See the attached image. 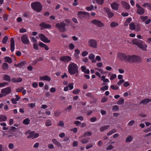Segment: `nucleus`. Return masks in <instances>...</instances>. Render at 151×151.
Returning a JSON list of instances; mask_svg holds the SVG:
<instances>
[{
    "label": "nucleus",
    "mask_w": 151,
    "mask_h": 151,
    "mask_svg": "<svg viewBox=\"0 0 151 151\" xmlns=\"http://www.w3.org/2000/svg\"><path fill=\"white\" fill-rule=\"evenodd\" d=\"M5 62H7L9 63H11L12 62V58L9 57H5L4 58Z\"/></svg>",
    "instance_id": "cd10ccee"
},
{
    "label": "nucleus",
    "mask_w": 151,
    "mask_h": 151,
    "mask_svg": "<svg viewBox=\"0 0 151 151\" xmlns=\"http://www.w3.org/2000/svg\"><path fill=\"white\" fill-rule=\"evenodd\" d=\"M133 138L132 135H129L126 138L125 142H130L133 140Z\"/></svg>",
    "instance_id": "bb28decb"
},
{
    "label": "nucleus",
    "mask_w": 151,
    "mask_h": 151,
    "mask_svg": "<svg viewBox=\"0 0 151 151\" xmlns=\"http://www.w3.org/2000/svg\"><path fill=\"white\" fill-rule=\"evenodd\" d=\"M80 92V90L79 89H76L74 90L73 91V93L75 94H78Z\"/></svg>",
    "instance_id": "09e8293b"
},
{
    "label": "nucleus",
    "mask_w": 151,
    "mask_h": 151,
    "mask_svg": "<svg viewBox=\"0 0 151 151\" xmlns=\"http://www.w3.org/2000/svg\"><path fill=\"white\" fill-rule=\"evenodd\" d=\"M88 45L89 46L94 48H97L98 47L97 42L96 40L94 39H89Z\"/></svg>",
    "instance_id": "20e7f679"
},
{
    "label": "nucleus",
    "mask_w": 151,
    "mask_h": 151,
    "mask_svg": "<svg viewBox=\"0 0 151 151\" xmlns=\"http://www.w3.org/2000/svg\"><path fill=\"white\" fill-rule=\"evenodd\" d=\"M96 2L100 5H102L104 2V0H96Z\"/></svg>",
    "instance_id": "603ef678"
},
{
    "label": "nucleus",
    "mask_w": 151,
    "mask_h": 151,
    "mask_svg": "<svg viewBox=\"0 0 151 151\" xmlns=\"http://www.w3.org/2000/svg\"><path fill=\"white\" fill-rule=\"evenodd\" d=\"M117 132L116 129H114L110 131L107 134V136H110L112 134L116 132Z\"/></svg>",
    "instance_id": "f704fd0d"
},
{
    "label": "nucleus",
    "mask_w": 151,
    "mask_h": 151,
    "mask_svg": "<svg viewBox=\"0 0 151 151\" xmlns=\"http://www.w3.org/2000/svg\"><path fill=\"white\" fill-rule=\"evenodd\" d=\"M39 45L41 47L44 48L46 50H49V48L47 46L42 42H40L39 43Z\"/></svg>",
    "instance_id": "5701e85b"
},
{
    "label": "nucleus",
    "mask_w": 151,
    "mask_h": 151,
    "mask_svg": "<svg viewBox=\"0 0 151 151\" xmlns=\"http://www.w3.org/2000/svg\"><path fill=\"white\" fill-rule=\"evenodd\" d=\"M11 81L14 83H19L22 81V79L21 78H13L11 79Z\"/></svg>",
    "instance_id": "412c9836"
},
{
    "label": "nucleus",
    "mask_w": 151,
    "mask_h": 151,
    "mask_svg": "<svg viewBox=\"0 0 151 151\" xmlns=\"http://www.w3.org/2000/svg\"><path fill=\"white\" fill-rule=\"evenodd\" d=\"M116 74H113L111 76L110 79L111 80H112L116 78Z\"/></svg>",
    "instance_id": "4d7b16f0"
},
{
    "label": "nucleus",
    "mask_w": 151,
    "mask_h": 151,
    "mask_svg": "<svg viewBox=\"0 0 151 151\" xmlns=\"http://www.w3.org/2000/svg\"><path fill=\"white\" fill-rule=\"evenodd\" d=\"M124 82V79H122L120 80L117 83V84L119 86L121 85L122 84H123Z\"/></svg>",
    "instance_id": "5fc2aeb1"
},
{
    "label": "nucleus",
    "mask_w": 151,
    "mask_h": 151,
    "mask_svg": "<svg viewBox=\"0 0 151 151\" xmlns=\"http://www.w3.org/2000/svg\"><path fill=\"white\" fill-rule=\"evenodd\" d=\"M9 66L8 64L6 63H4L3 64L2 68L3 70H6L8 68Z\"/></svg>",
    "instance_id": "72a5a7b5"
},
{
    "label": "nucleus",
    "mask_w": 151,
    "mask_h": 151,
    "mask_svg": "<svg viewBox=\"0 0 151 151\" xmlns=\"http://www.w3.org/2000/svg\"><path fill=\"white\" fill-rule=\"evenodd\" d=\"M111 88L114 90H117L119 88V87L116 86L112 85L110 86Z\"/></svg>",
    "instance_id": "bf43d9fd"
},
{
    "label": "nucleus",
    "mask_w": 151,
    "mask_h": 151,
    "mask_svg": "<svg viewBox=\"0 0 151 151\" xmlns=\"http://www.w3.org/2000/svg\"><path fill=\"white\" fill-rule=\"evenodd\" d=\"M107 13L109 18H111L113 17L114 15V13L111 11L109 9L107 10Z\"/></svg>",
    "instance_id": "c756f323"
},
{
    "label": "nucleus",
    "mask_w": 151,
    "mask_h": 151,
    "mask_svg": "<svg viewBox=\"0 0 151 151\" xmlns=\"http://www.w3.org/2000/svg\"><path fill=\"white\" fill-rule=\"evenodd\" d=\"M92 133L90 132H85L83 134V137L89 136L91 135Z\"/></svg>",
    "instance_id": "864d4df0"
},
{
    "label": "nucleus",
    "mask_w": 151,
    "mask_h": 151,
    "mask_svg": "<svg viewBox=\"0 0 151 151\" xmlns=\"http://www.w3.org/2000/svg\"><path fill=\"white\" fill-rule=\"evenodd\" d=\"M132 20L131 18H129L127 19L124 23V26H127L129 22L131 21Z\"/></svg>",
    "instance_id": "4c0bfd02"
},
{
    "label": "nucleus",
    "mask_w": 151,
    "mask_h": 151,
    "mask_svg": "<svg viewBox=\"0 0 151 151\" xmlns=\"http://www.w3.org/2000/svg\"><path fill=\"white\" fill-rule=\"evenodd\" d=\"M108 89V86H105L100 88L101 90L103 91H105Z\"/></svg>",
    "instance_id": "6e6d98bb"
},
{
    "label": "nucleus",
    "mask_w": 151,
    "mask_h": 151,
    "mask_svg": "<svg viewBox=\"0 0 151 151\" xmlns=\"http://www.w3.org/2000/svg\"><path fill=\"white\" fill-rule=\"evenodd\" d=\"M75 45L72 43L70 44L69 45V47L70 50H73L75 48Z\"/></svg>",
    "instance_id": "8fccbe9b"
},
{
    "label": "nucleus",
    "mask_w": 151,
    "mask_h": 151,
    "mask_svg": "<svg viewBox=\"0 0 151 151\" xmlns=\"http://www.w3.org/2000/svg\"><path fill=\"white\" fill-rule=\"evenodd\" d=\"M68 72L71 75H73L78 72V67L74 63L71 62L68 67Z\"/></svg>",
    "instance_id": "f257e3e1"
},
{
    "label": "nucleus",
    "mask_w": 151,
    "mask_h": 151,
    "mask_svg": "<svg viewBox=\"0 0 151 151\" xmlns=\"http://www.w3.org/2000/svg\"><path fill=\"white\" fill-rule=\"evenodd\" d=\"M138 46L140 49L142 50H145L146 48L147 47V45L143 41L141 40V42L138 44Z\"/></svg>",
    "instance_id": "ddd939ff"
},
{
    "label": "nucleus",
    "mask_w": 151,
    "mask_h": 151,
    "mask_svg": "<svg viewBox=\"0 0 151 151\" xmlns=\"http://www.w3.org/2000/svg\"><path fill=\"white\" fill-rule=\"evenodd\" d=\"M137 7L136 13L137 14L141 15L145 13V9L141 7L139 4H136Z\"/></svg>",
    "instance_id": "423d86ee"
},
{
    "label": "nucleus",
    "mask_w": 151,
    "mask_h": 151,
    "mask_svg": "<svg viewBox=\"0 0 151 151\" xmlns=\"http://www.w3.org/2000/svg\"><path fill=\"white\" fill-rule=\"evenodd\" d=\"M40 79L41 81H50L51 79L50 77L47 76H45L40 77Z\"/></svg>",
    "instance_id": "a211bd4d"
},
{
    "label": "nucleus",
    "mask_w": 151,
    "mask_h": 151,
    "mask_svg": "<svg viewBox=\"0 0 151 151\" xmlns=\"http://www.w3.org/2000/svg\"><path fill=\"white\" fill-rule=\"evenodd\" d=\"M132 42L133 44L137 45L138 46L140 42H141V40L138 39H135L133 40Z\"/></svg>",
    "instance_id": "2f4dec72"
},
{
    "label": "nucleus",
    "mask_w": 151,
    "mask_h": 151,
    "mask_svg": "<svg viewBox=\"0 0 151 151\" xmlns=\"http://www.w3.org/2000/svg\"><path fill=\"white\" fill-rule=\"evenodd\" d=\"M134 55H127L126 61L129 62H134Z\"/></svg>",
    "instance_id": "6ab92c4d"
},
{
    "label": "nucleus",
    "mask_w": 151,
    "mask_h": 151,
    "mask_svg": "<svg viewBox=\"0 0 151 151\" xmlns=\"http://www.w3.org/2000/svg\"><path fill=\"white\" fill-rule=\"evenodd\" d=\"M7 119V118L6 116L4 115H0V122L5 121Z\"/></svg>",
    "instance_id": "7c9ffc66"
},
{
    "label": "nucleus",
    "mask_w": 151,
    "mask_h": 151,
    "mask_svg": "<svg viewBox=\"0 0 151 151\" xmlns=\"http://www.w3.org/2000/svg\"><path fill=\"white\" fill-rule=\"evenodd\" d=\"M140 18L141 20H142V21L144 22L148 19V17L147 16H141L140 17Z\"/></svg>",
    "instance_id": "49530a36"
},
{
    "label": "nucleus",
    "mask_w": 151,
    "mask_h": 151,
    "mask_svg": "<svg viewBox=\"0 0 151 151\" xmlns=\"http://www.w3.org/2000/svg\"><path fill=\"white\" fill-rule=\"evenodd\" d=\"M95 58L94 55L92 54H91L89 55V56H88L89 59L90 60H93Z\"/></svg>",
    "instance_id": "052dcab7"
},
{
    "label": "nucleus",
    "mask_w": 151,
    "mask_h": 151,
    "mask_svg": "<svg viewBox=\"0 0 151 151\" xmlns=\"http://www.w3.org/2000/svg\"><path fill=\"white\" fill-rule=\"evenodd\" d=\"M151 101V99H146L141 101L140 104H146Z\"/></svg>",
    "instance_id": "4be33fe9"
},
{
    "label": "nucleus",
    "mask_w": 151,
    "mask_h": 151,
    "mask_svg": "<svg viewBox=\"0 0 151 151\" xmlns=\"http://www.w3.org/2000/svg\"><path fill=\"white\" fill-rule=\"evenodd\" d=\"M61 114V112L60 111L57 110L55 111L54 114L56 116L58 117Z\"/></svg>",
    "instance_id": "c03bdc74"
},
{
    "label": "nucleus",
    "mask_w": 151,
    "mask_h": 151,
    "mask_svg": "<svg viewBox=\"0 0 151 151\" xmlns=\"http://www.w3.org/2000/svg\"><path fill=\"white\" fill-rule=\"evenodd\" d=\"M88 54V52L86 51H84L82 53V55L83 57L86 56Z\"/></svg>",
    "instance_id": "e2e57ef3"
},
{
    "label": "nucleus",
    "mask_w": 151,
    "mask_h": 151,
    "mask_svg": "<svg viewBox=\"0 0 151 151\" xmlns=\"http://www.w3.org/2000/svg\"><path fill=\"white\" fill-rule=\"evenodd\" d=\"M22 42L25 44H28L29 42V40L28 39V37L26 35H22L21 37Z\"/></svg>",
    "instance_id": "1a4fd4ad"
},
{
    "label": "nucleus",
    "mask_w": 151,
    "mask_h": 151,
    "mask_svg": "<svg viewBox=\"0 0 151 151\" xmlns=\"http://www.w3.org/2000/svg\"><path fill=\"white\" fill-rule=\"evenodd\" d=\"M119 109V108L117 105H114L113 106L112 110L113 111H116Z\"/></svg>",
    "instance_id": "de8ad7c7"
},
{
    "label": "nucleus",
    "mask_w": 151,
    "mask_h": 151,
    "mask_svg": "<svg viewBox=\"0 0 151 151\" xmlns=\"http://www.w3.org/2000/svg\"><path fill=\"white\" fill-rule=\"evenodd\" d=\"M52 124V122L51 120L48 119L46 121L45 125L49 127L51 126Z\"/></svg>",
    "instance_id": "a19ab883"
},
{
    "label": "nucleus",
    "mask_w": 151,
    "mask_h": 151,
    "mask_svg": "<svg viewBox=\"0 0 151 151\" xmlns=\"http://www.w3.org/2000/svg\"><path fill=\"white\" fill-rule=\"evenodd\" d=\"M129 29L131 30H134L135 28L134 24L133 23H131L129 24Z\"/></svg>",
    "instance_id": "e433bc0d"
},
{
    "label": "nucleus",
    "mask_w": 151,
    "mask_h": 151,
    "mask_svg": "<svg viewBox=\"0 0 151 151\" xmlns=\"http://www.w3.org/2000/svg\"><path fill=\"white\" fill-rule=\"evenodd\" d=\"M11 50L12 52H14L15 49V43L14 39L12 37L11 39Z\"/></svg>",
    "instance_id": "f3484780"
},
{
    "label": "nucleus",
    "mask_w": 151,
    "mask_h": 151,
    "mask_svg": "<svg viewBox=\"0 0 151 151\" xmlns=\"http://www.w3.org/2000/svg\"><path fill=\"white\" fill-rule=\"evenodd\" d=\"M1 91L3 93V95L5 96L6 95L9 94L11 92V88L10 87H8L3 89Z\"/></svg>",
    "instance_id": "9d476101"
},
{
    "label": "nucleus",
    "mask_w": 151,
    "mask_h": 151,
    "mask_svg": "<svg viewBox=\"0 0 151 151\" xmlns=\"http://www.w3.org/2000/svg\"><path fill=\"white\" fill-rule=\"evenodd\" d=\"M89 13L85 12L79 11L78 13V15L81 18H84L85 15H88Z\"/></svg>",
    "instance_id": "2eb2a0df"
},
{
    "label": "nucleus",
    "mask_w": 151,
    "mask_h": 151,
    "mask_svg": "<svg viewBox=\"0 0 151 151\" xmlns=\"http://www.w3.org/2000/svg\"><path fill=\"white\" fill-rule=\"evenodd\" d=\"M31 6L34 10L37 12H40L42 9V5L39 2L35 1L32 3Z\"/></svg>",
    "instance_id": "7ed1b4c3"
},
{
    "label": "nucleus",
    "mask_w": 151,
    "mask_h": 151,
    "mask_svg": "<svg viewBox=\"0 0 151 151\" xmlns=\"http://www.w3.org/2000/svg\"><path fill=\"white\" fill-rule=\"evenodd\" d=\"M3 78L4 80L6 81H10L11 80L10 76L7 75H5L3 77Z\"/></svg>",
    "instance_id": "ea45409f"
},
{
    "label": "nucleus",
    "mask_w": 151,
    "mask_h": 151,
    "mask_svg": "<svg viewBox=\"0 0 151 151\" xmlns=\"http://www.w3.org/2000/svg\"><path fill=\"white\" fill-rule=\"evenodd\" d=\"M141 61V58L138 56L134 55V62H138Z\"/></svg>",
    "instance_id": "b1692460"
},
{
    "label": "nucleus",
    "mask_w": 151,
    "mask_h": 151,
    "mask_svg": "<svg viewBox=\"0 0 151 151\" xmlns=\"http://www.w3.org/2000/svg\"><path fill=\"white\" fill-rule=\"evenodd\" d=\"M30 122V119L28 118H26L23 120V123L25 125H28L29 124Z\"/></svg>",
    "instance_id": "58836bf2"
},
{
    "label": "nucleus",
    "mask_w": 151,
    "mask_h": 151,
    "mask_svg": "<svg viewBox=\"0 0 151 151\" xmlns=\"http://www.w3.org/2000/svg\"><path fill=\"white\" fill-rule=\"evenodd\" d=\"M74 84L73 83H70L68 84V86L70 90L73 89L74 88L73 86Z\"/></svg>",
    "instance_id": "a18cd8bd"
},
{
    "label": "nucleus",
    "mask_w": 151,
    "mask_h": 151,
    "mask_svg": "<svg viewBox=\"0 0 151 151\" xmlns=\"http://www.w3.org/2000/svg\"><path fill=\"white\" fill-rule=\"evenodd\" d=\"M52 142L54 144L56 145L59 147H61L62 146L61 144L57 140L55 139H52Z\"/></svg>",
    "instance_id": "393cba45"
},
{
    "label": "nucleus",
    "mask_w": 151,
    "mask_h": 151,
    "mask_svg": "<svg viewBox=\"0 0 151 151\" xmlns=\"http://www.w3.org/2000/svg\"><path fill=\"white\" fill-rule=\"evenodd\" d=\"M69 23L68 20H66L63 22L57 23L55 26L61 32H64L65 31V26H68Z\"/></svg>",
    "instance_id": "f03ea898"
},
{
    "label": "nucleus",
    "mask_w": 151,
    "mask_h": 151,
    "mask_svg": "<svg viewBox=\"0 0 151 151\" xmlns=\"http://www.w3.org/2000/svg\"><path fill=\"white\" fill-rule=\"evenodd\" d=\"M91 22L92 24L99 27H103L104 26V24L100 20L98 19H95L92 20Z\"/></svg>",
    "instance_id": "39448f33"
},
{
    "label": "nucleus",
    "mask_w": 151,
    "mask_h": 151,
    "mask_svg": "<svg viewBox=\"0 0 151 151\" xmlns=\"http://www.w3.org/2000/svg\"><path fill=\"white\" fill-rule=\"evenodd\" d=\"M124 100L123 98H121L119 101L117 102V104L119 105H121L124 103Z\"/></svg>",
    "instance_id": "473e14b6"
},
{
    "label": "nucleus",
    "mask_w": 151,
    "mask_h": 151,
    "mask_svg": "<svg viewBox=\"0 0 151 151\" xmlns=\"http://www.w3.org/2000/svg\"><path fill=\"white\" fill-rule=\"evenodd\" d=\"M135 123V121L134 120H132L130 121L128 124V125L129 126H131L133 125Z\"/></svg>",
    "instance_id": "69168bd1"
},
{
    "label": "nucleus",
    "mask_w": 151,
    "mask_h": 151,
    "mask_svg": "<svg viewBox=\"0 0 151 151\" xmlns=\"http://www.w3.org/2000/svg\"><path fill=\"white\" fill-rule=\"evenodd\" d=\"M142 6L144 7L148 8V9L151 11V3H146Z\"/></svg>",
    "instance_id": "c85d7f7f"
},
{
    "label": "nucleus",
    "mask_w": 151,
    "mask_h": 151,
    "mask_svg": "<svg viewBox=\"0 0 151 151\" xmlns=\"http://www.w3.org/2000/svg\"><path fill=\"white\" fill-rule=\"evenodd\" d=\"M39 37L40 38L41 40L44 42L48 43L50 42V40L48 39V38L43 34H40L39 35Z\"/></svg>",
    "instance_id": "0eeeda50"
},
{
    "label": "nucleus",
    "mask_w": 151,
    "mask_h": 151,
    "mask_svg": "<svg viewBox=\"0 0 151 151\" xmlns=\"http://www.w3.org/2000/svg\"><path fill=\"white\" fill-rule=\"evenodd\" d=\"M8 147L10 149H12L14 147V144L12 143H10Z\"/></svg>",
    "instance_id": "338daca9"
},
{
    "label": "nucleus",
    "mask_w": 151,
    "mask_h": 151,
    "mask_svg": "<svg viewBox=\"0 0 151 151\" xmlns=\"http://www.w3.org/2000/svg\"><path fill=\"white\" fill-rule=\"evenodd\" d=\"M127 55L124 54L119 53H118L117 57L121 60H124L126 61Z\"/></svg>",
    "instance_id": "4468645a"
},
{
    "label": "nucleus",
    "mask_w": 151,
    "mask_h": 151,
    "mask_svg": "<svg viewBox=\"0 0 151 151\" xmlns=\"http://www.w3.org/2000/svg\"><path fill=\"white\" fill-rule=\"evenodd\" d=\"M60 60L62 61L65 63H68L71 60V58L70 57L68 56H63L60 58Z\"/></svg>",
    "instance_id": "9b49d317"
},
{
    "label": "nucleus",
    "mask_w": 151,
    "mask_h": 151,
    "mask_svg": "<svg viewBox=\"0 0 151 151\" xmlns=\"http://www.w3.org/2000/svg\"><path fill=\"white\" fill-rule=\"evenodd\" d=\"M111 6L112 9L116 10L118 9L119 4L116 2H114L111 4Z\"/></svg>",
    "instance_id": "aec40b11"
},
{
    "label": "nucleus",
    "mask_w": 151,
    "mask_h": 151,
    "mask_svg": "<svg viewBox=\"0 0 151 151\" xmlns=\"http://www.w3.org/2000/svg\"><path fill=\"white\" fill-rule=\"evenodd\" d=\"M118 25V23L116 22H113L110 24V26L112 28H114Z\"/></svg>",
    "instance_id": "c9c22d12"
},
{
    "label": "nucleus",
    "mask_w": 151,
    "mask_h": 151,
    "mask_svg": "<svg viewBox=\"0 0 151 151\" xmlns=\"http://www.w3.org/2000/svg\"><path fill=\"white\" fill-rule=\"evenodd\" d=\"M88 138H84L81 140H79L81 142L82 144H84L87 143L88 142Z\"/></svg>",
    "instance_id": "79ce46f5"
},
{
    "label": "nucleus",
    "mask_w": 151,
    "mask_h": 151,
    "mask_svg": "<svg viewBox=\"0 0 151 151\" xmlns=\"http://www.w3.org/2000/svg\"><path fill=\"white\" fill-rule=\"evenodd\" d=\"M110 127V125H108L104 126L100 128V131L101 132H103L107 129Z\"/></svg>",
    "instance_id": "a878e982"
},
{
    "label": "nucleus",
    "mask_w": 151,
    "mask_h": 151,
    "mask_svg": "<svg viewBox=\"0 0 151 151\" xmlns=\"http://www.w3.org/2000/svg\"><path fill=\"white\" fill-rule=\"evenodd\" d=\"M114 146H113V145L111 144L108 146L107 147L106 150H110L113 149V148H114Z\"/></svg>",
    "instance_id": "3c124183"
},
{
    "label": "nucleus",
    "mask_w": 151,
    "mask_h": 151,
    "mask_svg": "<svg viewBox=\"0 0 151 151\" xmlns=\"http://www.w3.org/2000/svg\"><path fill=\"white\" fill-rule=\"evenodd\" d=\"M4 20V21H6L8 19V16L6 14H4L3 16Z\"/></svg>",
    "instance_id": "0e129e2a"
},
{
    "label": "nucleus",
    "mask_w": 151,
    "mask_h": 151,
    "mask_svg": "<svg viewBox=\"0 0 151 151\" xmlns=\"http://www.w3.org/2000/svg\"><path fill=\"white\" fill-rule=\"evenodd\" d=\"M8 40V37L7 36H4L2 40V42L4 44L6 43Z\"/></svg>",
    "instance_id": "37998d69"
},
{
    "label": "nucleus",
    "mask_w": 151,
    "mask_h": 151,
    "mask_svg": "<svg viewBox=\"0 0 151 151\" xmlns=\"http://www.w3.org/2000/svg\"><path fill=\"white\" fill-rule=\"evenodd\" d=\"M40 26L41 27V29H51V26L49 24H46L44 22H42L40 24Z\"/></svg>",
    "instance_id": "f8f14e48"
},
{
    "label": "nucleus",
    "mask_w": 151,
    "mask_h": 151,
    "mask_svg": "<svg viewBox=\"0 0 151 151\" xmlns=\"http://www.w3.org/2000/svg\"><path fill=\"white\" fill-rule=\"evenodd\" d=\"M24 65V63L23 62H21L17 65V67H20Z\"/></svg>",
    "instance_id": "774afa93"
},
{
    "label": "nucleus",
    "mask_w": 151,
    "mask_h": 151,
    "mask_svg": "<svg viewBox=\"0 0 151 151\" xmlns=\"http://www.w3.org/2000/svg\"><path fill=\"white\" fill-rule=\"evenodd\" d=\"M121 4L123 7L127 9H129L130 8L129 4L127 3L124 1H122Z\"/></svg>",
    "instance_id": "dca6fc26"
},
{
    "label": "nucleus",
    "mask_w": 151,
    "mask_h": 151,
    "mask_svg": "<svg viewBox=\"0 0 151 151\" xmlns=\"http://www.w3.org/2000/svg\"><path fill=\"white\" fill-rule=\"evenodd\" d=\"M129 83L127 81H126L124 82V83L123 85L124 87H127L129 86Z\"/></svg>",
    "instance_id": "680f3d73"
},
{
    "label": "nucleus",
    "mask_w": 151,
    "mask_h": 151,
    "mask_svg": "<svg viewBox=\"0 0 151 151\" xmlns=\"http://www.w3.org/2000/svg\"><path fill=\"white\" fill-rule=\"evenodd\" d=\"M39 136V133H35V132L32 131L29 133V135L27 137V138H32L34 139L37 137Z\"/></svg>",
    "instance_id": "6e6552de"
},
{
    "label": "nucleus",
    "mask_w": 151,
    "mask_h": 151,
    "mask_svg": "<svg viewBox=\"0 0 151 151\" xmlns=\"http://www.w3.org/2000/svg\"><path fill=\"white\" fill-rule=\"evenodd\" d=\"M64 122L62 121H60L58 125V126H60L61 127H63L64 126Z\"/></svg>",
    "instance_id": "13d9d810"
}]
</instances>
